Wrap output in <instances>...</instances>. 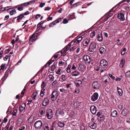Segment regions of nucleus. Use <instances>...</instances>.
<instances>
[{
	"label": "nucleus",
	"instance_id": "nucleus-1",
	"mask_svg": "<svg viewBox=\"0 0 130 130\" xmlns=\"http://www.w3.org/2000/svg\"><path fill=\"white\" fill-rule=\"evenodd\" d=\"M96 43L94 42L91 43L89 47V51L93 52L96 51Z\"/></svg>",
	"mask_w": 130,
	"mask_h": 130
},
{
	"label": "nucleus",
	"instance_id": "nucleus-2",
	"mask_svg": "<svg viewBox=\"0 0 130 130\" xmlns=\"http://www.w3.org/2000/svg\"><path fill=\"white\" fill-rule=\"evenodd\" d=\"M108 64V62L105 59H102L100 62V67L101 69L107 68Z\"/></svg>",
	"mask_w": 130,
	"mask_h": 130
},
{
	"label": "nucleus",
	"instance_id": "nucleus-3",
	"mask_svg": "<svg viewBox=\"0 0 130 130\" xmlns=\"http://www.w3.org/2000/svg\"><path fill=\"white\" fill-rule=\"evenodd\" d=\"M42 125V123L41 121L40 120L36 121L34 124L35 127L37 129L40 128Z\"/></svg>",
	"mask_w": 130,
	"mask_h": 130
},
{
	"label": "nucleus",
	"instance_id": "nucleus-4",
	"mask_svg": "<svg viewBox=\"0 0 130 130\" xmlns=\"http://www.w3.org/2000/svg\"><path fill=\"white\" fill-rule=\"evenodd\" d=\"M58 95V92L56 90L52 92L51 98L52 101H53L56 99Z\"/></svg>",
	"mask_w": 130,
	"mask_h": 130
},
{
	"label": "nucleus",
	"instance_id": "nucleus-5",
	"mask_svg": "<svg viewBox=\"0 0 130 130\" xmlns=\"http://www.w3.org/2000/svg\"><path fill=\"white\" fill-rule=\"evenodd\" d=\"M84 60L85 62L87 63H90L91 61L90 57L88 55H85L83 57Z\"/></svg>",
	"mask_w": 130,
	"mask_h": 130
},
{
	"label": "nucleus",
	"instance_id": "nucleus-6",
	"mask_svg": "<svg viewBox=\"0 0 130 130\" xmlns=\"http://www.w3.org/2000/svg\"><path fill=\"white\" fill-rule=\"evenodd\" d=\"M38 35L37 34H33L30 36L29 40L30 42L31 41L32 42H34L37 39Z\"/></svg>",
	"mask_w": 130,
	"mask_h": 130
},
{
	"label": "nucleus",
	"instance_id": "nucleus-7",
	"mask_svg": "<svg viewBox=\"0 0 130 130\" xmlns=\"http://www.w3.org/2000/svg\"><path fill=\"white\" fill-rule=\"evenodd\" d=\"M99 96L98 93L97 92H95L91 96V100L93 102H94L98 99Z\"/></svg>",
	"mask_w": 130,
	"mask_h": 130
},
{
	"label": "nucleus",
	"instance_id": "nucleus-8",
	"mask_svg": "<svg viewBox=\"0 0 130 130\" xmlns=\"http://www.w3.org/2000/svg\"><path fill=\"white\" fill-rule=\"evenodd\" d=\"M98 35L97 36L98 41L101 42L103 40V38L102 35V32L100 30H99L98 32Z\"/></svg>",
	"mask_w": 130,
	"mask_h": 130
},
{
	"label": "nucleus",
	"instance_id": "nucleus-9",
	"mask_svg": "<svg viewBox=\"0 0 130 130\" xmlns=\"http://www.w3.org/2000/svg\"><path fill=\"white\" fill-rule=\"evenodd\" d=\"M10 6L9 7H6L5 8V9L7 10H11V9H12L10 11V15H12L14 14H15L16 13V11L15 9H13V8H10Z\"/></svg>",
	"mask_w": 130,
	"mask_h": 130
},
{
	"label": "nucleus",
	"instance_id": "nucleus-10",
	"mask_svg": "<svg viewBox=\"0 0 130 130\" xmlns=\"http://www.w3.org/2000/svg\"><path fill=\"white\" fill-rule=\"evenodd\" d=\"M90 110L91 112L93 115L95 114L96 112V108L94 105L92 106L90 108Z\"/></svg>",
	"mask_w": 130,
	"mask_h": 130
},
{
	"label": "nucleus",
	"instance_id": "nucleus-11",
	"mask_svg": "<svg viewBox=\"0 0 130 130\" xmlns=\"http://www.w3.org/2000/svg\"><path fill=\"white\" fill-rule=\"evenodd\" d=\"M117 17L120 21H123L125 20L124 15L122 13H119L117 15Z\"/></svg>",
	"mask_w": 130,
	"mask_h": 130
},
{
	"label": "nucleus",
	"instance_id": "nucleus-12",
	"mask_svg": "<svg viewBox=\"0 0 130 130\" xmlns=\"http://www.w3.org/2000/svg\"><path fill=\"white\" fill-rule=\"evenodd\" d=\"M66 62L65 61H62L60 60L59 61L58 63L59 66H62V67L64 68L67 65Z\"/></svg>",
	"mask_w": 130,
	"mask_h": 130
},
{
	"label": "nucleus",
	"instance_id": "nucleus-13",
	"mask_svg": "<svg viewBox=\"0 0 130 130\" xmlns=\"http://www.w3.org/2000/svg\"><path fill=\"white\" fill-rule=\"evenodd\" d=\"M92 85L94 88L98 89L100 86V84L98 82L96 81L93 83Z\"/></svg>",
	"mask_w": 130,
	"mask_h": 130
},
{
	"label": "nucleus",
	"instance_id": "nucleus-14",
	"mask_svg": "<svg viewBox=\"0 0 130 130\" xmlns=\"http://www.w3.org/2000/svg\"><path fill=\"white\" fill-rule=\"evenodd\" d=\"M97 124L94 122L92 121L90 122L89 126L91 129H94L96 127Z\"/></svg>",
	"mask_w": 130,
	"mask_h": 130
},
{
	"label": "nucleus",
	"instance_id": "nucleus-15",
	"mask_svg": "<svg viewBox=\"0 0 130 130\" xmlns=\"http://www.w3.org/2000/svg\"><path fill=\"white\" fill-rule=\"evenodd\" d=\"M121 113L122 115L124 116H125L129 114V111L128 109L126 108H124L122 110Z\"/></svg>",
	"mask_w": 130,
	"mask_h": 130
},
{
	"label": "nucleus",
	"instance_id": "nucleus-16",
	"mask_svg": "<svg viewBox=\"0 0 130 130\" xmlns=\"http://www.w3.org/2000/svg\"><path fill=\"white\" fill-rule=\"evenodd\" d=\"M28 122L30 124L35 121V117L33 115L31 116L28 120Z\"/></svg>",
	"mask_w": 130,
	"mask_h": 130
},
{
	"label": "nucleus",
	"instance_id": "nucleus-17",
	"mask_svg": "<svg viewBox=\"0 0 130 130\" xmlns=\"http://www.w3.org/2000/svg\"><path fill=\"white\" fill-rule=\"evenodd\" d=\"M62 19V18H58L55 21H54L53 22L49 24V26H53V25H55L56 23H58L59 22L61 21Z\"/></svg>",
	"mask_w": 130,
	"mask_h": 130
},
{
	"label": "nucleus",
	"instance_id": "nucleus-18",
	"mask_svg": "<svg viewBox=\"0 0 130 130\" xmlns=\"http://www.w3.org/2000/svg\"><path fill=\"white\" fill-rule=\"evenodd\" d=\"M77 68L80 71H84L85 69L84 66L81 63L78 64Z\"/></svg>",
	"mask_w": 130,
	"mask_h": 130
},
{
	"label": "nucleus",
	"instance_id": "nucleus-19",
	"mask_svg": "<svg viewBox=\"0 0 130 130\" xmlns=\"http://www.w3.org/2000/svg\"><path fill=\"white\" fill-rule=\"evenodd\" d=\"M90 41V39L89 38H87L84 40L83 41V44L84 46H86L88 44Z\"/></svg>",
	"mask_w": 130,
	"mask_h": 130
},
{
	"label": "nucleus",
	"instance_id": "nucleus-20",
	"mask_svg": "<svg viewBox=\"0 0 130 130\" xmlns=\"http://www.w3.org/2000/svg\"><path fill=\"white\" fill-rule=\"evenodd\" d=\"M49 100L47 98L45 99L42 102V105L43 106H46L48 104Z\"/></svg>",
	"mask_w": 130,
	"mask_h": 130
},
{
	"label": "nucleus",
	"instance_id": "nucleus-21",
	"mask_svg": "<svg viewBox=\"0 0 130 130\" xmlns=\"http://www.w3.org/2000/svg\"><path fill=\"white\" fill-rule=\"evenodd\" d=\"M83 37H79L74 42V45H76L77 44H79V42L81 41L83 38Z\"/></svg>",
	"mask_w": 130,
	"mask_h": 130
},
{
	"label": "nucleus",
	"instance_id": "nucleus-22",
	"mask_svg": "<svg viewBox=\"0 0 130 130\" xmlns=\"http://www.w3.org/2000/svg\"><path fill=\"white\" fill-rule=\"evenodd\" d=\"M26 106V104L25 103L22 104H21L20 107V110L22 112L25 109Z\"/></svg>",
	"mask_w": 130,
	"mask_h": 130
},
{
	"label": "nucleus",
	"instance_id": "nucleus-23",
	"mask_svg": "<svg viewBox=\"0 0 130 130\" xmlns=\"http://www.w3.org/2000/svg\"><path fill=\"white\" fill-rule=\"evenodd\" d=\"M76 86L78 87L82 85V82L81 80H76L75 82Z\"/></svg>",
	"mask_w": 130,
	"mask_h": 130
},
{
	"label": "nucleus",
	"instance_id": "nucleus-24",
	"mask_svg": "<svg viewBox=\"0 0 130 130\" xmlns=\"http://www.w3.org/2000/svg\"><path fill=\"white\" fill-rule=\"evenodd\" d=\"M45 110L43 109H41L39 111L38 115L39 117H41L44 113Z\"/></svg>",
	"mask_w": 130,
	"mask_h": 130
},
{
	"label": "nucleus",
	"instance_id": "nucleus-25",
	"mask_svg": "<svg viewBox=\"0 0 130 130\" xmlns=\"http://www.w3.org/2000/svg\"><path fill=\"white\" fill-rule=\"evenodd\" d=\"M80 72L76 70H75L72 72V76H76L79 75H80Z\"/></svg>",
	"mask_w": 130,
	"mask_h": 130
},
{
	"label": "nucleus",
	"instance_id": "nucleus-26",
	"mask_svg": "<svg viewBox=\"0 0 130 130\" xmlns=\"http://www.w3.org/2000/svg\"><path fill=\"white\" fill-rule=\"evenodd\" d=\"M67 75H62L60 76V79L61 80L60 81L63 82L65 81L67 79Z\"/></svg>",
	"mask_w": 130,
	"mask_h": 130
},
{
	"label": "nucleus",
	"instance_id": "nucleus-27",
	"mask_svg": "<svg viewBox=\"0 0 130 130\" xmlns=\"http://www.w3.org/2000/svg\"><path fill=\"white\" fill-rule=\"evenodd\" d=\"M24 17V15H23V14H21L19 16H18L17 17V18H18V19H17V21H18V22H19L20 20L22 19ZM16 18L17 17H15L14 18L16 19Z\"/></svg>",
	"mask_w": 130,
	"mask_h": 130
},
{
	"label": "nucleus",
	"instance_id": "nucleus-28",
	"mask_svg": "<svg viewBox=\"0 0 130 130\" xmlns=\"http://www.w3.org/2000/svg\"><path fill=\"white\" fill-rule=\"evenodd\" d=\"M125 60L124 59H122L120 63V66L121 68H123L125 64Z\"/></svg>",
	"mask_w": 130,
	"mask_h": 130
},
{
	"label": "nucleus",
	"instance_id": "nucleus-29",
	"mask_svg": "<svg viewBox=\"0 0 130 130\" xmlns=\"http://www.w3.org/2000/svg\"><path fill=\"white\" fill-rule=\"evenodd\" d=\"M117 112L116 110H114L111 113V116L113 117H115L117 116Z\"/></svg>",
	"mask_w": 130,
	"mask_h": 130
},
{
	"label": "nucleus",
	"instance_id": "nucleus-30",
	"mask_svg": "<svg viewBox=\"0 0 130 130\" xmlns=\"http://www.w3.org/2000/svg\"><path fill=\"white\" fill-rule=\"evenodd\" d=\"M118 92L120 96H122L123 94V91L120 88H119L118 87H117Z\"/></svg>",
	"mask_w": 130,
	"mask_h": 130
},
{
	"label": "nucleus",
	"instance_id": "nucleus-31",
	"mask_svg": "<svg viewBox=\"0 0 130 130\" xmlns=\"http://www.w3.org/2000/svg\"><path fill=\"white\" fill-rule=\"evenodd\" d=\"M58 126L60 128L63 127L64 125V123L62 122H59L58 123Z\"/></svg>",
	"mask_w": 130,
	"mask_h": 130
},
{
	"label": "nucleus",
	"instance_id": "nucleus-32",
	"mask_svg": "<svg viewBox=\"0 0 130 130\" xmlns=\"http://www.w3.org/2000/svg\"><path fill=\"white\" fill-rule=\"evenodd\" d=\"M43 23V22L42 21H41L38 24L37 26V29L39 28V29H37L38 30L41 29H42V27H40V26Z\"/></svg>",
	"mask_w": 130,
	"mask_h": 130
},
{
	"label": "nucleus",
	"instance_id": "nucleus-33",
	"mask_svg": "<svg viewBox=\"0 0 130 130\" xmlns=\"http://www.w3.org/2000/svg\"><path fill=\"white\" fill-rule=\"evenodd\" d=\"M16 7H17L18 10L19 11H22L23 9V6L21 5H20L16 6Z\"/></svg>",
	"mask_w": 130,
	"mask_h": 130
},
{
	"label": "nucleus",
	"instance_id": "nucleus-34",
	"mask_svg": "<svg viewBox=\"0 0 130 130\" xmlns=\"http://www.w3.org/2000/svg\"><path fill=\"white\" fill-rule=\"evenodd\" d=\"M43 127L44 130H48L49 127L48 125L47 124H44L43 125Z\"/></svg>",
	"mask_w": 130,
	"mask_h": 130
},
{
	"label": "nucleus",
	"instance_id": "nucleus-35",
	"mask_svg": "<svg viewBox=\"0 0 130 130\" xmlns=\"http://www.w3.org/2000/svg\"><path fill=\"white\" fill-rule=\"evenodd\" d=\"M105 50V48L103 47H101L99 49L100 52L101 54H102L104 52Z\"/></svg>",
	"mask_w": 130,
	"mask_h": 130
},
{
	"label": "nucleus",
	"instance_id": "nucleus-36",
	"mask_svg": "<svg viewBox=\"0 0 130 130\" xmlns=\"http://www.w3.org/2000/svg\"><path fill=\"white\" fill-rule=\"evenodd\" d=\"M37 94V92H35L33 93L32 96V98L34 99L35 100Z\"/></svg>",
	"mask_w": 130,
	"mask_h": 130
},
{
	"label": "nucleus",
	"instance_id": "nucleus-37",
	"mask_svg": "<svg viewBox=\"0 0 130 130\" xmlns=\"http://www.w3.org/2000/svg\"><path fill=\"white\" fill-rule=\"evenodd\" d=\"M125 75L127 77H130V70L128 71L125 73Z\"/></svg>",
	"mask_w": 130,
	"mask_h": 130
},
{
	"label": "nucleus",
	"instance_id": "nucleus-38",
	"mask_svg": "<svg viewBox=\"0 0 130 130\" xmlns=\"http://www.w3.org/2000/svg\"><path fill=\"white\" fill-rule=\"evenodd\" d=\"M96 34V32L95 31L92 32L90 34V37L91 38H93L95 36Z\"/></svg>",
	"mask_w": 130,
	"mask_h": 130
},
{
	"label": "nucleus",
	"instance_id": "nucleus-39",
	"mask_svg": "<svg viewBox=\"0 0 130 130\" xmlns=\"http://www.w3.org/2000/svg\"><path fill=\"white\" fill-rule=\"evenodd\" d=\"M26 89V87H25L21 92V94L20 96L21 98H22L23 96V95L24 94Z\"/></svg>",
	"mask_w": 130,
	"mask_h": 130
},
{
	"label": "nucleus",
	"instance_id": "nucleus-40",
	"mask_svg": "<svg viewBox=\"0 0 130 130\" xmlns=\"http://www.w3.org/2000/svg\"><path fill=\"white\" fill-rule=\"evenodd\" d=\"M56 68V66L55 64H53L52 67H51V70L52 71L51 73H52V72L54 71L55 69Z\"/></svg>",
	"mask_w": 130,
	"mask_h": 130
},
{
	"label": "nucleus",
	"instance_id": "nucleus-41",
	"mask_svg": "<svg viewBox=\"0 0 130 130\" xmlns=\"http://www.w3.org/2000/svg\"><path fill=\"white\" fill-rule=\"evenodd\" d=\"M60 91L61 92H63L64 93H67V90L63 88L60 89Z\"/></svg>",
	"mask_w": 130,
	"mask_h": 130
},
{
	"label": "nucleus",
	"instance_id": "nucleus-42",
	"mask_svg": "<svg viewBox=\"0 0 130 130\" xmlns=\"http://www.w3.org/2000/svg\"><path fill=\"white\" fill-rule=\"evenodd\" d=\"M126 50V49L125 48H124L122 50L121 52V54L122 55H124L125 53V52Z\"/></svg>",
	"mask_w": 130,
	"mask_h": 130
},
{
	"label": "nucleus",
	"instance_id": "nucleus-43",
	"mask_svg": "<svg viewBox=\"0 0 130 130\" xmlns=\"http://www.w3.org/2000/svg\"><path fill=\"white\" fill-rule=\"evenodd\" d=\"M80 4V3L79 2H78L74 4H73L72 5V6L73 7H76L78 6Z\"/></svg>",
	"mask_w": 130,
	"mask_h": 130
},
{
	"label": "nucleus",
	"instance_id": "nucleus-44",
	"mask_svg": "<svg viewBox=\"0 0 130 130\" xmlns=\"http://www.w3.org/2000/svg\"><path fill=\"white\" fill-rule=\"evenodd\" d=\"M71 66L69 65L67 68V71L68 73H69L71 72Z\"/></svg>",
	"mask_w": 130,
	"mask_h": 130
},
{
	"label": "nucleus",
	"instance_id": "nucleus-45",
	"mask_svg": "<svg viewBox=\"0 0 130 130\" xmlns=\"http://www.w3.org/2000/svg\"><path fill=\"white\" fill-rule=\"evenodd\" d=\"M77 47V46H74L73 47H72L70 48L69 50V51H73L74 50H75V49H76Z\"/></svg>",
	"mask_w": 130,
	"mask_h": 130
},
{
	"label": "nucleus",
	"instance_id": "nucleus-46",
	"mask_svg": "<svg viewBox=\"0 0 130 130\" xmlns=\"http://www.w3.org/2000/svg\"><path fill=\"white\" fill-rule=\"evenodd\" d=\"M61 69L60 68H59L57 71H56V73L59 75H60L61 74Z\"/></svg>",
	"mask_w": 130,
	"mask_h": 130
},
{
	"label": "nucleus",
	"instance_id": "nucleus-47",
	"mask_svg": "<svg viewBox=\"0 0 130 130\" xmlns=\"http://www.w3.org/2000/svg\"><path fill=\"white\" fill-rule=\"evenodd\" d=\"M77 65L76 63H74L73 65L72 66L71 68V69L72 70H75L76 67H77Z\"/></svg>",
	"mask_w": 130,
	"mask_h": 130
},
{
	"label": "nucleus",
	"instance_id": "nucleus-48",
	"mask_svg": "<svg viewBox=\"0 0 130 130\" xmlns=\"http://www.w3.org/2000/svg\"><path fill=\"white\" fill-rule=\"evenodd\" d=\"M49 112H50V115H49V119L52 118L53 117V115L52 114V111L51 109H49Z\"/></svg>",
	"mask_w": 130,
	"mask_h": 130
},
{
	"label": "nucleus",
	"instance_id": "nucleus-49",
	"mask_svg": "<svg viewBox=\"0 0 130 130\" xmlns=\"http://www.w3.org/2000/svg\"><path fill=\"white\" fill-rule=\"evenodd\" d=\"M54 77L52 75H49V79L51 81H53L54 80Z\"/></svg>",
	"mask_w": 130,
	"mask_h": 130
},
{
	"label": "nucleus",
	"instance_id": "nucleus-50",
	"mask_svg": "<svg viewBox=\"0 0 130 130\" xmlns=\"http://www.w3.org/2000/svg\"><path fill=\"white\" fill-rule=\"evenodd\" d=\"M17 110H15L13 112L12 115L13 116H14L15 117V116L16 115L17 113Z\"/></svg>",
	"mask_w": 130,
	"mask_h": 130
},
{
	"label": "nucleus",
	"instance_id": "nucleus-51",
	"mask_svg": "<svg viewBox=\"0 0 130 130\" xmlns=\"http://www.w3.org/2000/svg\"><path fill=\"white\" fill-rule=\"evenodd\" d=\"M100 118V120L101 121L103 120L104 119V116L101 115L99 117Z\"/></svg>",
	"mask_w": 130,
	"mask_h": 130
},
{
	"label": "nucleus",
	"instance_id": "nucleus-52",
	"mask_svg": "<svg viewBox=\"0 0 130 130\" xmlns=\"http://www.w3.org/2000/svg\"><path fill=\"white\" fill-rule=\"evenodd\" d=\"M7 77L6 76H5V75L3 76V77L2 79V82H3L7 78Z\"/></svg>",
	"mask_w": 130,
	"mask_h": 130
},
{
	"label": "nucleus",
	"instance_id": "nucleus-53",
	"mask_svg": "<svg viewBox=\"0 0 130 130\" xmlns=\"http://www.w3.org/2000/svg\"><path fill=\"white\" fill-rule=\"evenodd\" d=\"M28 3L27 2L23 4H21V5L23 7V6H26L28 5Z\"/></svg>",
	"mask_w": 130,
	"mask_h": 130
},
{
	"label": "nucleus",
	"instance_id": "nucleus-54",
	"mask_svg": "<svg viewBox=\"0 0 130 130\" xmlns=\"http://www.w3.org/2000/svg\"><path fill=\"white\" fill-rule=\"evenodd\" d=\"M35 2V1H30L28 2H27V3H28V5H30V4H34Z\"/></svg>",
	"mask_w": 130,
	"mask_h": 130
},
{
	"label": "nucleus",
	"instance_id": "nucleus-55",
	"mask_svg": "<svg viewBox=\"0 0 130 130\" xmlns=\"http://www.w3.org/2000/svg\"><path fill=\"white\" fill-rule=\"evenodd\" d=\"M45 86L44 82H43L42 83V84L41 85V87L42 88H44Z\"/></svg>",
	"mask_w": 130,
	"mask_h": 130
},
{
	"label": "nucleus",
	"instance_id": "nucleus-56",
	"mask_svg": "<svg viewBox=\"0 0 130 130\" xmlns=\"http://www.w3.org/2000/svg\"><path fill=\"white\" fill-rule=\"evenodd\" d=\"M68 21L67 19H64L63 21V23L64 24L67 23H68Z\"/></svg>",
	"mask_w": 130,
	"mask_h": 130
},
{
	"label": "nucleus",
	"instance_id": "nucleus-57",
	"mask_svg": "<svg viewBox=\"0 0 130 130\" xmlns=\"http://www.w3.org/2000/svg\"><path fill=\"white\" fill-rule=\"evenodd\" d=\"M9 71L8 70H7L6 71L5 73L4 74L5 76H6L7 77H8V73L9 72Z\"/></svg>",
	"mask_w": 130,
	"mask_h": 130
},
{
	"label": "nucleus",
	"instance_id": "nucleus-58",
	"mask_svg": "<svg viewBox=\"0 0 130 130\" xmlns=\"http://www.w3.org/2000/svg\"><path fill=\"white\" fill-rule=\"evenodd\" d=\"M6 66V64H2L1 66V67L2 68V69H4Z\"/></svg>",
	"mask_w": 130,
	"mask_h": 130
},
{
	"label": "nucleus",
	"instance_id": "nucleus-59",
	"mask_svg": "<svg viewBox=\"0 0 130 130\" xmlns=\"http://www.w3.org/2000/svg\"><path fill=\"white\" fill-rule=\"evenodd\" d=\"M109 76L110 77L112 78L113 79H115V76H113L112 74H109Z\"/></svg>",
	"mask_w": 130,
	"mask_h": 130
},
{
	"label": "nucleus",
	"instance_id": "nucleus-60",
	"mask_svg": "<svg viewBox=\"0 0 130 130\" xmlns=\"http://www.w3.org/2000/svg\"><path fill=\"white\" fill-rule=\"evenodd\" d=\"M45 5V3H41L40 5V6L41 7H43Z\"/></svg>",
	"mask_w": 130,
	"mask_h": 130
},
{
	"label": "nucleus",
	"instance_id": "nucleus-61",
	"mask_svg": "<svg viewBox=\"0 0 130 130\" xmlns=\"http://www.w3.org/2000/svg\"><path fill=\"white\" fill-rule=\"evenodd\" d=\"M58 55H59L58 54H56L54 55V56L53 57L55 59H56L58 57Z\"/></svg>",
	"mask_w": 130,
	"mask_h": 130
},
{
	"label": "nucleus",
	"instance_id": "nucleus-62",
	"mask_svg": "<svg viewBox=\"0 0 130 130\" xmlns=\"http://www.w3.org/2000/svg\"><path fill=\"white\" fill-rule=\"evenodd\" d=\"M10 51V49H8L6 50L5 51V54H7L8 53H9V51Z\"/></svg>",
	"mask_w": 130,
	"mask_h": 130
},
{
	"label": "nucleus",
	"instance_id": "nucleus-63",
	"mask_svg": "<svg viewBox=\"0 0 130 130\" xmlns=\"http://www.w3.org/2000/svg\"><path fill=\"white\" fill-rule=\"evenodd\" d=\"M126 122H127L130 124V118H127Z\"/></svg>",
	"mask_w": 130,
	"mask_h": 130
},
{
	"label": "nucleus",
	"instance_id": "nucleus-64",
	"mask_svg": "<svg viewBox=\"0 0 130 130\" xmlns=\"http://www.w3.org/2000/svg\"><path fill=\"white\" fill-rule=\"evenodd\" d=\"M85 127L84 126L82 125L80 127V130H85Z\"/></svg>",
	"mask_w": 130,
	"mask_h": 130
}]
</instances>
